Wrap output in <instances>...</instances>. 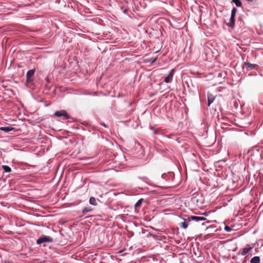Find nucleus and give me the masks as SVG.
Returning a JSON list of instances; mask_svg holds the SVG:
<instances>
[{
    "instance_id": "nucleus-1",
    "label": "nucleus",
    "mask_w": 263,
    "mask_h": 263,
    "mask_svg": "<svg viewBox=\"0 0 263 263\" xmlns=\"http://www.w3.org/2000/svg\"><path fill=\"white\" fill-rule=\"evenodd\" d=\"M52 241H53V239L51 237H50L49 236L42 235L37 240V243L41 244L43 242H51Z\"/></svg>"
},
{
    "instance_id": "nucleus-2",
    "label": "nucleus",
    "mask_w": 263,
    "mask_h": 263,
    "mask_svg": "<svg viewBox=\"0 0 263 263\" xmlns=\"http://www.w3.org/2000/svg\"><path fill=\"white\" fill-rule=\"evenodd\" d=\"M54 116L58 117H64L66 119H69L70 116L68 115L67 111L65 110H61L60 111H57L54 113Z\"/></svg>"
},
{
    "instance_id": "nucleus-3",
    "label": "nucleus",
    "mask_w": 263,
    "mask_h": 263,
    "mask_svg": "<svg viewBox=\"0 0 263 263\" xmlns=\"http://www.w3.org/2000/svg\"><path fill=\"white\" fill-rule=\"evenodd\" d=\"M35 70L31 69L29 70L26 74V81L28 83H31L33 81V77L34 74Z\"/></svg>"
},
{
    "instance_id": "nucleus-4",
    "label": "nucleus",
    "mask_w": 263,
    "mask_h": 263,
    "mask_svg": "<svg viewBox=\"0 0 263 263\" xmlns=\"http://www.w3.org/2000/svg\"><path fill=\"white\" fill-rule=\"evenodd\" d=\"M245 65L246 66L247 70H250L254 69H256L258 65L256 64H251L249 62H245Z\"/></svg>"
},
{
    "instance_id": "nucleus-5",
    "label": "nucleus",
    "mask_w": 263,
    "mask_h": 263,
    "mask_svg": "<svg viewBox=\"0 0 263 263\" xmlns=\"http://www.w3.org/2000/svg\"><path fill=\"white\" fill-rule=\"evenodd\" d=\"M190 217L188 218L187 219H184L183 222L179 223V226L182 229H186L189 226V223L190 222Z\"/></svg>"
},
{
    "instance_id": "nucleus-6",
    "label": "nucleus",
    "mask_w": 263,
    "mask_h": 263,
    "mask_svg": "<svg viewBox=\"0 0 263 263\" xmlns=\"http://www.w3.org/2000/svg\"><path fill=\"white\" fill-rule=\"evenodd\" d=\"M174 73V69H172L168 75L165 78L164 81L166 83H170L172 80Z\"/></svg>"
},
{
    "instance_id": "nucleus-7",
    "label": "nucleus",
    "mask_w": 263,
    "mask_h": 263,
    "mask_svg": "<svg viewBox=\"0 0 263 263\" xmlns=\"http://www.w3.org/2000/svg\"><path fill=\"white\" fill-rule=\"evenodd\" d=\"M247 246H248V247H247V248H243V249H242L240 250V251H241L240 254H241L242 255H243V256H244V255H246V254H247V253H248L250 251H251V250L252 249V248H253V247H250L249 245H248Z\"/></svg>"
},
{
    "instance_id": "nucleus-8",
    "label": "nucleus",
    "mask_w": 263,
    "mask_h": 263,
    "mask_svg": "<svg viewBox=\"0 0 263 263\" xmlns=\"http://www.w3.org/2000/svg\"><path fill=\"white\" fill-rule=\"evenodd\" d=\"M190 220H195L196 221H204L206 220V218L203 217H198L195 216H192L190 217Z\"/></svg>"
},
{
    "instance_id": "nucleus-9",
    "label": "nucleus",
    "mask_w": 263,
    "mask_h": 263,
    "mask_svg": "<svg viewBox=\"0 0 263 263\" xmlns=\"http://www.w3.org/2000/svg\"><path fill=\"white\" fill-rule=\"evenodd\" d=\"M0 129L1 130H2V131L8 133V132H10L11 131L14 130V128L12 127H9V126H8V127H0Z\"/></svg>"
},
{
    "instance_id": "nucleus-10",
    "label": "nucleus",
    "mask_w": 263,
    "mask_h": 263,
    "mask_svg": "<svg viewBox=\"0 0 263 263\" xmlns=\"http://www.w3.org/2000/svg\"><path fill=\"white\" fill-rule=\"evenodd\" d=\"M215 97L212 94H208V103L209 106L214 101Z\"/></svg>"
},
{
    "instance_id": "nucleus-11",
    "label": "nucleus",
    "mask_w": 263,
    "mask_h": 263,
    "mask_svg": "<svg viewBox=\"0 0 263 263\" xmlns=\"http://www.w3.org/2000/svg\"><path fill=\"white\" fill-rule=\"evenodd\" d=\"M235 16L231 15L230 22L228 24V26L231 27H233L235 24Z\"/></svg>"
},
{
    "instance_id": "nucleus-12",
    "label": "nucleus",
    "mask_w": 263,
    "mask_h": 263,
    "mask_svg": "<svg viewBox=\"0 0 263 263\" xmlns=\"http://www.w3.org/2000/svg\"><path fill=\"white\" fill-rule=\"evenodd\" d=\"M251 263H260V258L258 256L253 257L250 260Z\"/></svg>"
},
{
    "instance_id": "nucleus-13",
    "label": "nucleus",
    "mask_w": 263,
    "mask_h": 263,
    "mask_svg": "<svg viewBox=\"0 0 263 263\" xmlns=\"http://www.w3.org/2000/svg\"><path fill=\"white\" fill-rule=\"evenodd\" d=\"M89 203L91 205H96L97 204L96 199L95 197H91L89 199Z\"/></svg>"
},
{
    "instance_id": "nucleus-14",
    "label": "nucleus",
    "mask_w": 263,
    "mask_h": 263,
    "mask_svg": "<svg viewBox=\"0 0 263 263\" xmlns=\"http://www.w3.org/2000/svg\"><path fill=\"white\" fill-rule=\"evenodd\" d=\"M2 168L6 173H10L11 171V168L8 165H3Z\"/></svg>"
},
{
    "instance_id": "nucleus-15",
    "label": "nucleus",
    "mask_w": 263,
    "mask_h": 263,
    "mask_svg": "<svg viewBox=\"0 0 263 263\" xmlns=\"http://www.w3.org/2000/svg\"><path fill=\"white\" fill-rule=\"evenodd\" d=\"M143 200V199H140L136 202V203L135 204V207L136 209L139 208L141 205Z\"/></svg>"
},
{
    "instance_id": "nucleus-16",
    "label": "nucleus",
    "mask_w": 263,
    "mask_h": 263,
    "mask_svg": "<svg viewBox=\"0 0 263 263\" xmlns=\"http://www.w3.org/2000/svg\"><path fill=\"white\" fill-rule=\"evenodd\" d=\"M92 211V209L90 207H85L83 209L82 212L83 214H86Z\"/></svg>"
},
{
    "instance_id": "nucleus-17",
    "label": "nucleus",
    "mask_w": 263,
    "mask_h": 263,
    "mask_svg": "<svg viewBox=\"0 0 263 263\" xmlns=\"http://www.w3.org/2000/svg\"><path fill=\"white\" fill-rule=\"evenodd\" d=\"M237 7H240L241 6V3L239 0H232Z\"/></svg>"
},
{
    "instance_id": "nucleus-18",
    "label": "nucleus",
    "mask_w": 263,
    "mask_h": 263,
    "mask_svg": "<svg viewBox=\"0 0 263 263\" xmlns=\"http://www.w3.org/2000/svg\"><path fill=\"white\" fill-rule=\"evenodd\" d=\"M237 11V9L234 7L232 10L231 15L235 16Z\"/></svg>"
},
{
    "instance_id": "nucleus-19",
    "label": "nucleus",
    "mask_w": 263,
    "mask_h": 263,
    "mask_svg": "<svg viewBox=\"0 0 263 263\" xmlns=\"http://www.w3.org/2000/svg\"><path fill=\"white\" fill-rule=\"evenodd\" d=\"M224 229L227 231H230L231 230V229L229 228L228 226H226Z\"/></svg>"
},
{
    "instance_id": "nucleus-20",
    "label": "nucleus",
    "mask_w": 263,
    "mask_h": 263,
    "mask_svg": "<svg viewBox=\"0 0 263 263\" xmlns=\"http://www.w3.org/2000/svg\"><path fill=\"white\" fill-rule=\"evenodd\" d=\"M101 125L104 126L105 127H107L108 126L104 123H101Z\"/></svg>"
},
{
    "instance_id": "nucleus-21",
    "label": "nucleus",
    "mask_w": 263,
    "mask_h": 263,
    "mask_svg": "<svg viewBox=\"0 0 263 263\" xmlns=\"http://www.w3.org/2000/svg\"><path fill=\"white\" fill-rule=\"evenodd\" d=\"M156 60V59H155L154 60H153L152 62H151V63L153 64L154 63Z\"/></svg>"
},
{
    "instance_id": "nucleus-22",
    "label": "nucleus",
    "mask_w": 263,
    "mask_h": 263,
    "mask_svg": "<svg viewBox=\"0 0 263 263\" xmlns=\"http://www.w3.org/2000/svg\"><path fill=\"white\" fill-rule=\"evenodd\" d=\"M127 11V9H125L124 10V13H126Z\"/></svg>"
},
{
    "instance_id": "nucleus-23",
    "label": "nucleus",
    "mask_w": 263,
    "mask_h": 263,
    "mask_svg": "<svg viewBox=\"0 0 263 263\" xmlns=\"http://www.w3.org/2000/svg\"><path fill=\"white\" fill-rule=\"evenodd\" d=\"M247 1L248 2H253V0H247Z\"/></svg>"
},
{
    "instance_id": "nucleus-24",
    "label": "nucleus",
    "mask_w": 263,
    "mask_h": 263,
    "mask_svg": "<svg viewBox=\"0 0 263 263\" xmlns=\"http://www.w3.org/2000/svg\"><path fill=\"white\" fill-rule=\"evenodd\" d=\"M202 214H203V215H206L205 213H203Z\"/></svg>"
}]
</instances>
